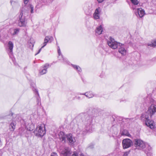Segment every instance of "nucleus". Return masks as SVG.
Returning a JSON list of instances; mask_svg holds the SVG:
<instances>
[{
	"label": "nucleus",
	"mask_w": 156,
	"mask_h": 156,
	"mask_svg": "<svg viewBox=\"0 0 156 156\" xmlns=\"http://www.w3.org/2000/svg\"><path fill=\"white\" fill-rule=\"evenodd\" d=\"M145 147H146V150L148 152H151V147L147 143H145ZM144 151L145 150H144Z\"/></svg>",
	"instance_id": "25"
},
{
	"label": "nucleus",
	"mask_w": 156,
	"mask_h": 156,
	"mask_svg": "<svg viewBox=\"0 0 156 156\" xmlns=\"http://www.w3.org/2000/svg\"><path fill=\"white\" fill-rule=\"evenodd\" d=\"M53 40L52 37L50 36H46L44 39V42L43 43V45L42 46V48H43L47 44V43L49 42H51Z\"/></svg>",
	"instance_id": "13"
},
{
	"label": "nucleus",
	"mask_w": 156,
	"mask_h": 156,
	"mask_svg": "<svg viewBox=\"0 0 156 156\" xmlns=\"http://www.w3.org/2000/svg\"><path fill=\"white\" fill-rule=\"evenodd\" d=\"M126 122H127L128 123H129L130 121L131 122L132 121V120H133V119H129V118H126Z\"/></svg>",
	"instance_id": "33"
},
{
	"label": "nucleus",
	"mask_w": 156,
	"mask_h": 156,
	"mask_svg": "<svg viewBox=\"0 0 156 156\" xmlns=\"http://www.w3.org/2000/svg\"><path fill=\"white\" fill-rule=\"evenodd\" d=\"M134 145L136 149L143 150L145 147V143L141 140L139 139H134L133 140Z\"/></svg>",
	"instance_id": "5"
},
{
	"label": "nucleus",
	"mask_w": 156,
	"mask_h": 156,
	"mask_svg": "<svg viewBox=\"0 0 156 156\" xmlns=\"http://www.w3.org/2000/svg\"><path fill=\"white\" fill-rule=\"evenodd\" d=\"M78 94L79 95H85L89 98H92L94 96L93 93L91 91L87 92L84 93H79Z\"/></svg>",
	"instance_id": "18"
},
{
	"label": "nucleus",
	"mask_w": 156,
	"mask_h": 156,
	"mask_svg": "<svg viewBox=\"0 0 156 156\" xmlns=\"http://www.w3.org/2000/svg\"><path fill=\"white\" fill-rule=\"evenodd\" d=\"M63 60H64V62H65L66 63H68V62L66 60V59H64L63 58Z\"/></svg>",
	"instance_id": "39"
},
{
	"label": "nucleus",
	"mask_w": 156,
	"mask_h": 156,
	"mask_svg": "<svg viewBox=\"0 0 156 156\" xmlns=\"http://www.w3.org/2000/svg\"><path fill=\"white\" fill-rule=\"evenodd\" d=\"M104 0H97V2L98 3H101L103 2Z\"/></svg>",
	"instance_id": "36"
},
{
	"label": "nucleus",
	"mask_w": 156,
	"mask_h": 156,
	"mask_svg": "<svg viewBox=\"0 0 156 156\" xmlns=\"http://www.w3.org/2000/svg\"><path fill=\"white\" fill-rule=\"evenodd\" d=\"M29 0H24V4L26 5L28 2ZM26 5L22 8L20 10V13L18 17V24L19 26L20 27L26 26L27 22L25 17L28 15L29 10H30L31 13L34 12V6L31 5H29L26 9Z\"/></svg>",
	"instance_id": "2"
},
{
	"label": "nucleus",
	"mask_w": 156,
	"mask_h": 156,
	"mask_svg": "<svg viewBox=\"0 0 156 156\" xmlns=\"http://www.w3.org/2000/svg\"><path fill=\"white\" fill-rule=\"evenodd\" d=\"M133 142L130 139H125L122 141V145L123 149H126L130 147L133 145Z\"/></svg>",
	"instance_id": "8"
},
{
	"label": "nucleus",
	"mask_w": 156,
	"mask_h": 156,
	"mask_svg": "<svg viewBox=\"0 0 156 156\" xmlns=\"http://www.w3.org/2000/svg\"><path fill=\"white\" fill-rule=\"evenodd\" d=\"M74 92H73L70 91L68 93L67 96H68V98H71V97L70 96H74Z\"/></svg>",
	"instance_id": "29"
},
{
	"label": "nucleus",
	"mask_w": 156,
	"mask_h": 156,
	"mask_svg": "<svg viewBox=\"0 0 156 156\" xmlns=\"http://www.w3.org/2000/svg\"><path fill=\"white\" fill-rule=\"evenodd\" d=\"M20 30V29L18 28L11 29H10V33L12 35L14 36L17 34L19 33Z\"/></svg>",
	"instance_id": "19"
},
{
	"label": "nucleus",
	"mask_w": 156,
	"mask_h": 156,
	"mask_svg": "<svg viewBox=\"0 0 156 156\" xmlns=\"http://www.w3.org/2000/svg\"><path fill=\"white\" fill-rule=\"evenodd\" d=\"M109 40L107 41L108 46L113 49H115L118 48L119 46V42L115 41L114 39L110 37L108 38Z\"/></svg>",
	"instance_id": "7"
},
{
	"label": "nucleus",
	"mask_w": 156,
	"mask_h": 156,
	"mask_svg": "<svg viewBox=\"0 0 156 156\" xmlns=\"http://www.w3.org/2000/svg\"><path fill=\"white\" fill-rule=\"evenodd\" d=\"M66 136L67 135H65L63 132H60L58 134V136L60 140L64 143L66 141Z\"/></svg>",
	"instance_id": "16"
},
{
	"label": "nucleus",
	"mask_w": 156,
	"mask_h": 156,
	"mask_svg": "<svg viewBox=\"0 0 156 156\" xmlns=\"http://www.w3.org/2000/svg\"><path fill=\"white\" fill-rule=\"evenodd\" d=\"M26 68H27L26 67H25L24 69H25Z\"/></svg>",
	"instance_id": "44"
},
{
	"label": "nucleus",
	"mask_w": 156,
	"mask_h": 156,
	"mask_svg": "<svg viewBox=\"0 0 156 156\" xmlns=\"http://www.w3.org/2000/svg\"><path fill=\"white\" fill-rule=\"evenodd\" d=\"M71 154L70 149L68 147H65L61 151L62 156H69Z\"/></svg>",
	"instance_id": "11"
},
{
	"label": "nucleus",
	"mask_w": 156,
	"mask_h": 156,
	"mask_svg": "<svg viewBox=\"0 0 156 156\" xmlns=\"http://www.w3.org/2000/svg\"><path fill=\"white\" fill-rule=\"evenodd\" d=\"M42 48V47H41V48L40 49L38 50V52L36 54H35V55H37V54H38L40 52Z\"/></svg>",
	"instance_id": "37"
},
{
	"label": "nucleus",
	"mask_w": 156,
	"mask_h": 156,
	"mask_svg": "<svg viewBox=\"0 0 156 156\" xmlns=\"http://www.w3.org/2000/svg\"><path fill=\"white\" fill-rule=\"evenodd\" d=\"M94 9V6L91 2L86 3L83 7L85 13L87 15H91Z\"/></svg>",
	"instance_id": "6"
},
{
	"label": "nucleus",
	"mask_w": 156,
	"mask_h": 156,
	"mask_svg": "<svg viewBox=\"0 0 156 156\" xmlns=\"http://www.w3.org/2000/svg\"><path fill=\"white\" fill-rule=\"evenodd\" d=\"M119 52L122 55H125L126 53V50L125 48V45L121 43H119Z\"/></svg>",
	"instance_id": "10"
},
{
	"label": "nucleus",
	"mask_w": 156,
	"mask_h": 156,
	"mask_svg": "<svg viewBox=\"0 0 156 156\" xmlns=\"http://www.w3.org/2000/svg\"><path fill=\"white\" fill-rule=\"evenodd\" d=\"M121 135L123 136L125 135L129 137H130L131 136V135L129 134L128 131L126 129L123 130V131L122 132Z\"/></svg>",
	"instance_id": "24"
},
{
	"label": "nucleus",
	"mask_w": 156,
	"mask_h": 156,
	"mask_svg": "<svg viewBox=\"0 0 156 156\" xmlns=\"http://www.w3.org/2000/svg\"><path fill=\"white\" fill-rule=\"evenodd\" d=\"M100 77H103V76H101V75H100Z\"/></svg>",
	"instance_id": "42"
},
{
	"label": "nucleus",
	"mask_w": 156,
	"mask_h": 156,
	"mask_svg": "<svg viewBox=\"0 0 156 156\" xmlns=\"http://www.w3.org/2000/svg\"><path fill=\"white\" fill-rule=\"evenodd\" d=\"M98 115L97 111L95 110L91 112L81 113L77 117V119H81L83 123L82 131L84 134L87 132H91L93 130L92 121L93 118Z\"/></svg>",
	"instance_id": "1"
},
{
	"label": "nucleus",
	"mask_w": 156,
	"mask_h": 156,
	"mask_svg": "<svg viewBox=\"0 0 156 156\" xmlns=\"http://www.w3.org/2000/svg\"><path fill=\"white\" fill-rule=\"evenodd\" d=\"M58 52L59 56H60V55H61V56L62 57V58H63V56L61 54V51L59 46H58Z\"/></svg>",
	"instance_id": "30"
},
{
	"label": "nucleus",
	"mask_w": 156,
	"mask_h": 156,
	"mask_svg": "<svg viewBox=\"0 0 156 156\" xmlns=\"http://www.w3.org/2000/svg\"><path fill=\"white\" fill-rule=\"evenodd\" d=\"M51 156H58V155L57 153L54 152L51 154Z\"/></svg>",
	"instance_id": "34"
},
{
	"label": "nucleus",
	"mask_w": 156,
	"mask_h": 156,
	"mask_svg": "<svg viewBox=\"0 0 156 156\" xmlns=\"http://www.w3.org/2000/svg\"><path fill=\"white\" fill-rule=\"evenodd\" d=\"M100 8L98 7L95 10V12L93 14V17L94 19L97 20L99 19L100 13Z\"/></svg>",
	"instance_id": "15"
},
{
	"label": "nucleus",
	"mask_w": 156,
	"mask_h": 156,
	"mask_svg": "<svg viewBox=\"0 0 156 156\" xmlns=\"http://www.w3.org/2000/svg\"><path fill=\"white\" fill-rule=\"evenodd\" d=\"M156 112V105H151L149 107L147 111L145 113L142 114L140 117L141 120L145 122V124L150 128L152 129L154 127V122L150 120L152 116Z\"/></svg>",
	"instance_id": "3"
},
{
	"label": "nucleus",
	"mask_w": 156,
	"mask_h": 156,
	"mask_svg": "<svg viewBox=\"0 0 156 156\" xmlns=\"http://www.w3.org/2000/svg\"><path fill=\"white\" fill-rule=\"evenodd\" d=\"M126 100L125 99H121V100H120V102H126Z\"/></svg>",
	"instance_id": "38"
},
{
	"label": "nucleus",
	"mask_w": 156,
	"mask_h": 156,
	"mask_svg": "<svg viewBox=\"0 0 156 156\" xmlns=\"http://www.w3.org/2000/svg\"><path fill=\"white\" fill-rule=\"evenodd\" d=\"M145 152L147 154V156H152V155L151 152H148L146 150L145 151Z\"/></svg>",
	"instance_id": "31"
},
{
	"label": "nucleus",
	"mask_w": 156,
	"mask_h": 156,
	"mask_svg": "<svg viewBox=\"0 0 156 156\" xmlns=\"http://www.w3.org/2000/svg\"><path fill=\"white\" fill-rule=\"evenodd\" d=\"M10 2H11V4H12V2L11 1H10Z\"/></svg>",
	"instance_id": "43"
},
{
	"label": "nucleus",
	"mask_w": 156,
	"mask_h": 156,
	"mask_svg": "<svg viewBox=\"0 0 156 156\" xmlns=\"http://www.w3.org/2000/svg\"><path fill=\"white\" fill-rule=\"evenodd\" d=\"M79 154L76 152L75 151L71 156H79Z\"/></svg>",
	"instance_id": "32"
},
{
	"label": "nucleus",
	"mask_w": 156,
	"mask_h": 156,
	"mask_svg": "<svg viewBox=\"0 0 156 156\" xmlns=\"http://www.w3.org/2000/svg\"><path fill=\"white\" fill-rule=\"evenodd\" d=\"M128 154L126 153H124L123 155V156H127Z\"/></svg>",
	"instance_id": "40"
},
{
	"label": "nucleus",
	"mask_w": 156,
	"mask_h": 156,
	"mask_svg": "<svg viewBox=\"0 0 156 156\" xmlns=\"http://www.w3.org/2000/svg\"><path fill=\"white\" fill-rule=\"evenodd\" d=\"M66 138L69 142L71 144H73L76 141L75 139L71 134L67 135Z\"/></svg>",
	"instance_id": "17"
},
{
	"label": "nucleus",
	"mask_w": 156,
	"mask_h": 156,
	"mask_svg": "<svg viewBox=\"0 0 156 156\" xmlns=\"http://www.w3.org/2000/svg\"><path fill=\"white\" fill-rule=\"evenodd\" d=\"M80 156H84L83 154H80Z\"/></svg>",
	"instance_id": "41"
},
{
	"label": "nucleus",
	"mask_w": 156,
	"mask_h": 156,
	"mask_svg": "<svg viewBox=\"0 0 156 156\" xmlns=\"http://www.w3.org/2000/svg\"><path fill=\"white\" fill-rule=\"evenodd\" d=\"M34 133L36 136L39 137L43 136L46 133L44 125L41 124L38 125L36 127Z\"/></svg>",
	"instance_id": "4"
},
{
	"label": "nucleus",
	"mask_w": 156,
	"mask_h": 156,
	"mask_svg": "<svg viewBox=\"0 0 156 156\" xmlns=\"http://www.w3.org/2000/svg\"><path fill=\"white\" fill-rule=\"evenodd\" d=\"M75 98H76V99H77L78 100H80V99H81V98H80V96H78V97L76 96V97H74V98H73V100H74L75 99Z\"/></svg>",
	"instance_id": "35"
},
{
	"label": "nucleus",
	"mask_w": 156,
	"mask_h": 156,
	"mask_svg": "<svg viewBox=\"0 0 156 156\" xmlns=\"http://www.w3.org/2000/svg\"><path fill=\"white\" fill-rule=\"evenodd\" d=\"M131 2L134 5H137L139 3L137 0H130Z\"/></svg>",
	"instance_id": "28"
},
{
	"label": "nucleus",
	"mask_w": 156,
	"mask_h": 156,
	"mask_svg": "<svg viewBox=\"0 0 156 156\" xmlns=\"http://www.w3.org/2000/svg\"><path fill=\"white\" fill-rule=\"evenodd\" d=\"M148 46L151 47H155L156 46V39L152 41L151 44H148Z\"/></svg>",
	"instance_id": "26"
},
{
	"label": "nucleus",
	"mask_w": 156,
	"mask_h": 156,
	"mask_svg": "<svg viewBox=\"0 0 156 156\" xmlns=\"http://www.w3.org/2000/svg\"><path fill=\"white\" fill-rule=\"evenodd\" d=\"M50 66L49 64L46 63L43 67V69L40 71L39 73L41 75L46 74L47 72V69Z\"/></svg>",
	"instance_id": "14"
},
{
	"label": "nucleus",
	"mask_w": 156,
	"mask_h": 156,
	"mask_svg": "<svg viewBox=\"0 0 156 156\" xmlns=\"http://www.w3.org/2000/svg\"><path fill=\"white\" fill-rule=\"evenodd\" d=\"M137 14L140 17H142L144 15V11L141 8L137 9Z\"/></svg>",
	"instance_id": "21"
},
{
	"label": "nucleus",
	"mask_w": 156,
	"mask_h": 156,
	"mask_svg": "<svg viewBox=\"0 0 156 156\" xmlns=\"http://www.w3.org/2000/svg\"><path fill=\"white\" fill-rule=\"evenodd\" d=\"M31 86L32 87V90L34 91L35 95L36 97L37 102V105H40L41 104V103L40 101L39 94L37 90L36 89V87L35 84L34 83L33 84H31Z\"/></svg>",
	"instance_id": "9"
},
{
	"label": "nucleus",
	"mask_w": 156,
	"mask_h": 156,
	"mask_svg": "<svg viewBox=\"0 0 156 156\" xmlns=\"http://www.w3.org/2000/svg\"><path fill=\"white\" fill-rule=\"evenodd\" d=\"M102 31L103 29L101 25L98 27L95 30L96 34L98 35L101 34Z\"/></svg>",
	"instance_id": "22"
},
{
	"label": "nucleus",
	"mask_w": 156,
	"mask_h": 156,
	"mask_svg": "<svg viewBox=\"0 0 156 156\" xmlns=\"http://www.w3.org/2000/svg\"><path fill=\"white\" fill-rule=\"evenodd\" d=\"M71 65L73 68L75 69L76 70L77 72H81L82 70L79 66L73 64H71Z\"/></svg>",
	"instance_id": "23"
},
{
	"label": "nucleus",
	"mask_w": 156,
	"mask_h": 156,
	"mask_svg": "<svg viewBox=\"0 0 156 156\" xmlns=\"http://www.w3.org/2000/svg\"><path fill=\"white\" fill-rule=\"evenodd\" d=\"M8 47L9 48V51H8V53L10 57L12 56V50L13 47V44L11 41H9L8 44Z\"/></svg>",
	"instance_id": "12"
},
{
	"label": "nucleus",
	"mask_w": 156,
	"mask_h": 156,
	"mask_svg": "<svg viewBox=\"0 0 156 156\" xmlns=\"http://www.w3.org/2000/svg\"><path fill=\"white\" fill-rule=\"evenodd\" d=\"M34 128V125L33 124H31L30 126L29 127L27 128V129L29 131H32L33 130Z\"/></svg>",
	"instance_id": "27"
},
{
	"label": "nucleus",
	"mask_w": 156,
	"mask_h": 156,
	"mask_svg": "<svg viewBox=\"0 0 156 156\" xmlns=\"http://www.w3.org/2000/svg\"><path fill=\"white\" fill-rule=\"evenodd\" d=\"M16 123L15 122H12L9 126V129L11 131H13L16 128Z\"/></svg>",
	"instance_id": "20"
}]
</instances>
